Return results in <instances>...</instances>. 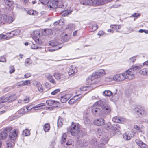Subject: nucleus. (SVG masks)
<instances>
[{
	"label": "nucleus",
	"mask_w": 148,
	"mask_h": 148,
	"mask_svg": "<svg viewBox=\"0 0 148 148\" xmlns=\"http://www.w3.org/2000/svg\"><path fill=\"white\" fill-rule=\"evenodd\" d=\"M106 74L105 70L103 69H100L95 73H93L92 74V79L90 80V85L97 83L99 81L97 79L105 75Z\"/></svg>",
	"instance_id": "obj_1"
},
{
	"label": "nucleus",
	"mask_w": 148,
	"mask_h": 148,
	"mask_svg": "<svg viewBox=\"0 0 148 148\" xmlns=\"http://www.w3.org/2000/svg\"><path fill=\"white\" fill-rule=\"evenodd\" d=\"M80 126L78 123L72 122L71 125L68 129L72 136H77L80 132Z\"/></svg>",
	"instance_id": "obj_2"
},
{
	"label": "nucleus",
	"mask_w": 148,
	"mask_h": 148,
	"mask_svg": "<svg viewBox=\"0 0 148 148\" xmlns=\"http://www.w3.org/2000/svg\"><path fill=\"white\" fill-rule=\"evenodd\" d=\"M63 0H51L48 1L47 6L50 8L55 9L58 7H61V5H62Z\"/></svg>",
	"instance_id": "obj_3"
},
{
	"label": "nucleus",
	"mask_w": 148,
	"mask_h": 148,
	"mask_svg": "<svg viewBox=\"0 0 148 148\" xmlns=\"http://www.w3.org/2000/svg\"><path fill=\"white\" fill-rule=\"evenodd\" d=\"M134 113L139 117L145 116L147 114V112L145 109L143 107L138 106L134 109Z\"/></svg>",
	"instance_id": "obj_4"
},
{
	"label": "nucleus",
	"mask_w": 148,
	"mask_h": 148,
	"mask_svg": "<svg viewBox=\"0 0 148 148\" xmlns=\"http://www.w3.org/2000/svg\"><path fill=\"white\" fill-rule=\"evenodd\" d=\"M125 76V79H131L134 77V74L131 69H129L126 71L125 73H123Z\"/></svg>",
	"instance_id": "obj_5"
},
{
	"label": "nucleus",
	"mask_w": 148,
	"mask_h": 148,
	"mask_svg": "<svg viewBox=\"0 0 148 148\" xmlns=\"http://www.w3.org/2000/svg\"><path fill=\"white\" fill-rule=\"evenodd\" d=\"M134 136V133L132 131L127 132L124 133L123 135V139L126 141L130 140Z\"/></svg>",
	"instance_id": "obj_6"
},
{
	"label": "nucleus",
	"mask_w": 148,
	"mask_h": 148,
	"mask_svg": "<svg viewBox=\"0 0 148 148\" xmlns=\"http://www.w3.org/2000/svg\"><path fill=\"white\" fill-rule=\"evenodd\" d=\"M124 75L123 73L115 75L113 77V80L118 82L122 81L125 79Z\"/></svg>",
	"instance_id": "obj_7"
},
{
	"label": "nucleus",
	"mask_w": 148,
	"mask_h": 148,
	"mask_svg": "<svg viewBox=\"0 0 148 148\" xmlns=\"http://www.w3.org/2000/svg\"><path fill=\"white\" fill-rule=\"evenodd\" d=\"M77 71V69L74 66L72 65L69 68L68 72L69 75L72 77L74 76Z\"/></svg>",
	"instance_id": "obj_8"
},
{
	"label": "nucleus",
	"mask_w": 148,
	"mask_h": 148,
	"mask_svg": "<svg viewBox=\"0 0 148 148\" xmlns=\"http://www.w3.org/2000/svg\"><path fill=\"white\" fill-rule=\"evenodd\" d=\"M30 106H27L26 107H24L21 108L18 112L16 113V114H23L25 112H28L31 110H29L30 108Z\"/></svg>",
	"instance_id": "obj_9"
},
{
	"label": "nucleus",
	"mask_w": 148,
	"mask_h": 148,
	"mask_svg": "<svg viewBox=\"0 0 148 148\" xmlns=\"http://www.w3.org/2000/svg\"><path fill=\"white\" fill-rule=\"evenodd\" d=\"M53 76L57 80L62 81L64 79L65 77L63 74L56 73H54Z\"/></svg>",
	"instance_id": "obj_10"
},
{
	"label": "nucleus",
	"mask_w": 148,
	"mask_h": 148,
	"mask_svg": "<svg viewBox=\"0 0 148 148\" xmlns=\"http://www.w3.org/2000/svg\"><path fill=\"white\" fill-rule=\"evenodd\" d=\"M3 23H4L5 22L10 23L14 21V19L12 16H8L5 14L3 15Z\"/></svg>",
	"instance_id": "obj_11"
},
{
	"label": "nucleus",
	"mask_w": 148,
	"mask_h": 148,
	"mask_svg": "<svg viewBox=\"0 0 148 148\" xmlns=\"http://www.w3.org/2000/svg\"><path fill=\"white\" fill-rule=\"evenodd\" d=\"M33 84L35 85L37 87L38 90L40 92H42L43 91V88L41 83L39 82L35 81L33 82Z\"/></svg>",
	"instance_id": "obj_12"
},
{
	"label": "nucleus",
	"mask_w": 148,
	"mask_h": 148,
	"mask_svg": "<svg viewBox=\"0 0 148 148\" xmlns=\"http://www.w3.org/2000/svg\"><path fill=\"white\" fill-rule=\"evenodd\" d=\"M126 120V119L124 118H121L119 117L115 116L113 118L112 120L114 122L119 123H123Z\"/></svg>",
	"instance_id": "obj_13"
},
{
	"label": "nucleus",
	"mask_w": 148,
	"mask_h": 148,
	"mask_svg": "<svg viewBox=\"0 0 148 148\" xmlns=\"http://www.w3.org/2000/svg\"><path fill=\"white\" fill-rule=\"evenodd\" d=\"M17 136V132L16 130H14L11 132L9 134L10 138L12 140H14L15 139Z\"/></svg>",
	"instance_id": "obj_14"
},
{
	"label": "nucleus",
	"mask_w": 148,
	"mask_h": 148,
	"mask_svg": "<svg viewBox=\"0 0 148 148\" xmlns=\"http://www.w3.org/2000/svg\"><path fill=\"white\" fill-rule=\"evenodd\" d=\"M103 112L106 114H109L111 112V108L110 106L108 105H106L102 107Z\"/></svg>",
	"instance_id": "obj_15"
},
{
	"label": "nucleus",
	"mask_w": 148,
	"mask_h": 148,
	"mask_svg": "<svg viewBox=\"0 0 148 148\" xmlns=\"http://www.w3.org/2000/svg\"><path fill=\"white\" fill-rule=\"evenodd\" d=\"M93 123L95 125L101 126L104 124L105 120L102 119H99L95 121Z\"/></svg>",
	"instance_id": "obj_16"
},
{
	"label": "nucleus",
	"mask_w": 148,
	"mask_h": 148,
	"mask_svg": "<svg viewBox=\"0 0 148 148\" xmlns=\"http://www.w3.org/2000/svg\"><path fill=\"white\" fill-rule=\"evenodd\" d=\"M136 143L141 148H147V146L145 143L139 139H137L135 141Z\"/></svg>",
	"instance_id": "obj_17"
},
{
	"label": "nucleus",
	"mask_w": 148,
	"mask_h": 148,
	"mask_svg": "<svg viewBox=\"0 0 148 148\" xmlns=\"http://www.w3.org/2000/svg\"><path fill=\"white\" fill-rule=\"evenodd\" d=\"M71 97V95L67 94L62 96L60 98L61 101L63 103H65Z\"/></svg>",
	"instance_id": "obj_18"
},
{
	"label": "nucleus",
	"mask_w": 148,
	"mask_h": 148,
	"mask_svg": "<svg viewBox=\"0 0 148 148\" xmlns=\"http://www.w3.org/2000/svg\"><path fill=\"white\" fill-rule=\"evenodd\" d=\"M101 110L98 108L97 106H94V105L92 106V113L95 115L98 114H100V112H101Z\"/></svg>",
	"instance_id": "obj_19"
},
{
	"label": "nucleus",
	"mask_w": 148,
	"mask_h": 148,
	"mask_svg": "<svg viewBox=\"0 0 148 148\" xmlns=\"http://www.w3.org/2000/svg\"><path fill=\"white\" fill-rule=\"evenodd\" d=\"M46 78L51 83L53 84L56 83V81L53 78L52 76L49 73H47L45 75Z\"/></svg>",
	"instance_id": "obj_20"
},
{
	"label": "nucleus",
	"mask_w": 148,
	"mask_h": 148,
	"mask_svg": "<svg viewBox=\"0 0 148 148\" xmlns=\"http://www.w3.org/2000/svg\"><path fill=\"white\" fill-rule=\"evenodd\" d=\"M81 4L84 5H93V2L92 0H84L81 1Z\"/></svg>",
	"instance_id": "obj_21"
},
{
	"label": "nucleus",
	"mask_w": 148,
	"mask_h": 148,
	"mask_svg": "<svg viewBox=\"0 0 148 148\" xmlns=\"http://www.w3.org/2000/svg\"><path fill=\"white\" fill-rule=\"evenodd\" d=\"M93 5H99L106 3V1L105 0H95L93 1Z\"/></svg>",
	"instance_id": "obj_22"
},
{
	"label": "nucleus",
	"mask_w": 148,
	"mask_h": 148,
	"mask_svg": "<svg viewBox=\"0 0 148 148\" xmlns=\"http://www.w3.org/2000/svg\"><path fill=\"white\" fill-rule=\"evenodd\" d=\"M142 67L141 65L134 66H132L131 68L130 69L132 70L134 74L136 73Z\"/></svg>",
	"instance_id": "obj_23"
},
{
	"label": "nucleus",
	"mask_w": 148,
	"mask_h": 148,
	"mask_svg": "<svg viewBox=\"0 0 148 148\" xmlns=\"http://www.w3.org/2000/svg\"><path fill=\"white\" fill-rule=\"evenodd\" d=\"M45 104L44 103H41L38 105H37L31 108L29 110H37L41 109L43 108V107L45 106Z\"/></svg>",
	"instance_id": "obj_24"
},
{
	"label": "nucleus",
	"mask_w": 148,
	"mask_h": 148,
	"mask_svg": "<svg viewBox=\"0 0 148 148\" xmlns=\"http://www.w3.org/2000/svg\"><path fill=\"white\" fill-rule=\"evenodd\" d=\"M105 100L104 99H102L99 101H97L94 104V106H101L102 107L105 105Z\"/></svg>",
	"instance_id": "obj_25"
},
{
	"label": "nucleus",
	"mask_w": 148,
	"mask_h": 148,
	"mask_svg": "<svg viewBox=\"0 0 148 148\" xmlns=\"http://www.w3.org/2000/svg\"><path fill=\"white\" fill-rule=\"evenodd\" d=\"M6 99H7L6 101H8L9 102H11L15 100L16 99V97L15 95H12L8 97H6Z\"/></svg>",
	"instance_id": "obj_26"
},
{
	"label": "nucleus",
	"mask_w": 148,
	"mask_h": 148,
	"mask_svg": "<svg viewBox=\"0 0 148 148\" xmlns=\"http://www.w3.org/2000/svg\"><path fill=\"white\" fill-rule=\"evenodd\" d=\"M79 99V98H76V97H74L70 100L69 101V103L70 104H73L75 103Z\"/></svg>",
	"instance_id": "obj_27"
},
{
	"label": "nucleus",
	"mask_w": 148,
	"mask_h": 148,
	"mask_svg": "<svg viewBox=\"0 0 148 148\" xmlns=\"http://www.w3.org/2000/svg\"><path fill=\"white\" fill-rule=\"evenodd\" d=\"M111 129L112 130H113L115 132H119L120 130V127L119 125H117L113 126H112Z\"/></svg>",
	"instance_id": "obj_28"
},
{
	"label": "nucleus",
	"mask_w": 148,
	"mask_h": 148,
	"mask_svg": "<svg viewBox=\"0 0 148 148\" xmlns=\"http://www.w3.org/2000/svg\"><path fill=\"white\" fill-rule=\"evenodd\" d=\"M8 136L7 133L5 132H2L0 133V139H3L5 138Z\"/></svg>",
	"instance_id": "obj_29"
},
{
	"label": "nucleus",
	"mask_w": 148,
	"mask_h": 148,
	"mask_svg": "<svg viewBox=\"0 0 148 148\" xmlns=\"http://www.w3.org/2000/svg\"><path fill=\"white\" fill-rule=\"evenodd\" d=\"M91 87L90 86H83L80 88L82 91H88V92L90 90Z\"/></svg>",
	"instance_id": "obj_30"
},
{
	"label": "nucleus",
	"mask_w": 148,
	"mask_h": 148,
	"mask_svg": "<svg viewBox=\"0 0 148 148\" xmlns=\"http://www.w3.org/2000/svg\"><path fill=\"white\" fill-rule=\"evenodd\" d=\"M5 5L9 7L12 6L13 3L12 0H4Z\"/></svg>",
	"instance_id": "obj_31"
},
{
	"label": "nucleus",
	"mask_w": 148,
	"mask_h": 148,
	"mask_svg": "<svg viewBox=\"0 0 148 148\" xmlns=\"http://www.w3.org/2000/svg\"><path fill=\"white\" fill-rule=\"evenodd\" d=\"M27 13L29 15H37V12L33 10H29L27 11Z\"/></svg>",
	"instance_id": "obj_32"
},
{
	"label": "nucleus",
	"mask_w": 148,
	"mask_h": 148,
	"mask_svg": "<svg viewBox=\"0 0 148 148\" xmlns=\"http://www.w3.org/2000/svg\"><path fill=\"white\" fill-rule=\"evenodd\" d=\"M66 137L67 135L66 133H63L62 136V138L60 141L61 144H63L65 142Z\"/></svg>",
	"instance_id": "obj_33"
},
{
	"label": "nucleus",
	"mask_w": 148,
	"mask_h": 148,
	"mask_svg": "<svg viewBox=\"0 0 148 148\" xmlns=\"http://www.w3.org/2000/svg\"><path fill=\"white\" fill-rule=\"evenodd\" d=\"M89 28L92 31L96 30L97 28L98 27L96 23H94L89 26Z\"/></svg>",
	"instance_id": "obj_34"
},
{
	"label": "nucleus",
	"mask_w": 148,
	"mask_h": 148,
	"mask_svg": "<svg viewBox=\"0 0 148 148\" xmlns=\"http://www.w3.org/2000/svg\"><path fill=\"white\" fill-rule=\"evenodd\" d=\"M110 27L114 30L116 31V32H117L118 30L121 29V26L119 25H113L110 26Z\"/></svg>",
	"instance_id": "obj_35"
},
{
	"label": "nucleus",
	"mask_w": 148,
	"mask_h": 148,
	"mask_svg": "<svg viewBox=\"0 0 148 148\" xmlns=\"http://www.w3.org/2000/svg\"><path fill=\"white\" fill-rule=\"evenodd\" d=\"M50 125L49 124L46 123L43 126V129L45 132L48 131L50 129Z\"/></svg>",
	"instance_id": "obj_36"
},
{
	"label": "nucleus",
	"mask_w": 148,
	"mask_h": 148,
	"mask_svg": "<svg viewBox=\"0 0 148 148\" xmlns=\"http://www.w3.org/2000/svg\"><path fill=\"white\" fill-rule=\"evenodd\" d=\"M112 94V92L109 90H106L103 92V95L105 96H110Z\"/></svg>",
	"instance_id": "obj_37"
},
{
	"label": "nucleus",
	"mask_w": 148,
	"mask_h": 148,
	"mask_svg": "<svg viewBox=\"0 0 148 148\" xmlns=\"http://www.w3.org/2000/svg\"><path fill=\"white\" fill-rule=\"evenodd\" d=\"M63 120L62 118H59L57 121V125L58 127H61L62 126L63 124Z\"/></svg>",
	"instance_id": "obj_38"
},
{
	"label": "nucleus",
	"mask_w": 148,
	"mask_h": 148,
	"mask_svg": "<svg viewBox=\"0 0 148 148\" xmlns=\"http://www.w3.org/2000/svg\"><path fill=\"white\" fill-rule=\"evenodd\" d=\"M46 103L49 106H54V104L55 103V102L53 100H49L47 101Z\"/></svg>",
	"instance_id": "obj_39"
},
{
	"label": "nucleus",
	"mask_w": 148,
	"mask_h": 148,
	"mask_svg": "<svg viewBox=\"0 0 148 148\" xmlns=\"http://www.w3.org/2000/svg\"><path fill=\"white\" fill-rule=\"evenodd\" d=\"M30 134V132L28 129L23 130L22 133V134L24 136H28Z\"/></svg>",
	"instance_id": "obj_40"
},
{
	"label": "nucleus",
	"mask_w": 148,
	"mask_h": 148,
	"mask_svg": "<svg viewBox=\"0 0 148 148\" xmlns=\"http://www.w3.org/2000/svg\"><path fill=\"white\" fill-rule=\"evenodd\" d=\"M20 32V31L19 29H16L11 32L10 34H12V36H16Z\"/></svg>",
	"instance_id": "obj_41"
},
{
	"label": "nucleus",
	"mask_w": 148,
	"mask_h": 148,
	"mask_svg": "<svg viewBox=\"0 0 148 148\" xmlns=\"http://www.w3.org/2000/svg\"><path fill=\"white\" fill-rule=\"evenodd\" d=\"M49 44L52 47H53L54 46H57L58 45L59 43L58 42L55 40H53L51 41L49 43Z\"/></svg>",
	"instance_id": "obj_42"
},
{
	"label": "nucleus",
	"mask_w": 148,
	"mask_h": 148,
	"mask_svg": "<svg viewBox=\"0 0 148 148\" xmlns=\"http://www.w3.org/2000/svg\"><path fill=\"white\" fill-rule=\"evenodd\" d=\"M32 63V60L29 58H27L25 60V64L26 66H27L30 64Z\"/></svg>",
	"instance_id": "obj_43"
},
{
	"label": "nucleus",
	"mask_w": 148,
	"mask_h": 148,
	"mask_svg": "<svg viewBox=\"0 0 148 148\" xmlns=\"http://www.w3.org/2000/svg\"><path fill=\"white\" fill-rule=\"evenodd\" d=\"M33 38L36 43L39 45H41L42 44V41L38 38L36 37H33Z\"/></svg>",
	"instance_id": "obj_44"
},
{
	"label": "nucleus",
	"mask_w": 148,
	"mask_h": 148,
	"mask_svg": "<svg viewBox=\"0 0 148 148\" xmlns=\"http://www.w3.org/2000/svg\"><path fill=\"white\" fill-rule=\"evenodd\" d=\"M139 73L142 75H147V68L143 69L139 71Z\"/></svg>",
	"instance_id": "obj_45"
},
{
	"label": "nucleus",
	"mask_w": 148,
	"mask_h": 148,
	"mask_svg": "<svg viewBox=\"0 0 148 148\" xmlns=\"http://www.w3.org/2000/svg\"><path fill=\"white\" fill-rule=\"evenodd\" d=\"M14 145V143L13 141H11V142H9L7 143V148H13Z\"/></svg>",
	"instance_id": "obj_46"
},
{
	"label": "nucleus",
	"mask_w": 148,
	"mask_h": 148,
	"mask_svg": "<svg viewBox=\"0 0 148 148\" xmlns=\"http://www.w3.org/2000/svg\"><path fill=\"white\" fill-rule=\"evenodd\" d=\"M105 129L107 130H109L111 129L112 127V126L111 125L110 123H108L106 125V126H105Z\"/></svg>",
	"instance_id": "obj_47"
},
{
	"label": "nucleus",
	"mask_w": 148,
	"mask_h": 148,
	"mask_svg": "<svg viewBox=\"0 0 148 148\" xmlns=\"http://www.w3.org/2000/svg\"><path fill=\"white\" fill-rule=\"evenodd\" d=\"M61 40L63 42H66L68 40V38L67 37V34H65L64 36H62L61 39Z\"/></svg>",
	"instance_id": "obj_48"
},
{
	"label": "nucleus",
	"mask_w": 148,
	"mask_h": 148,
	"mask_svg": "<svg viewBox=\"0 0 148 148\" xmlns=\"http://www.w3.org/2000/svg\"><path fill=\"white\" fill-rule=\"evenodd\" d=\"M7 99L5 96H2L0 97V104L3 103L6 101Z\"/></svg>",
	"instance_id": "obj_49"
},
{
	"label": "nucleus",
	"mask_w": 148,
	"mask_h": 148,
	"mask_svg": "<svg viewBox=\"0 0 148 148\" xmlns=\"http://www.w3.org/2000/svg\"><path fill=\"white\" fill-rule=\"evenodd\" d=\"M113 78L110 77H106L104 79V81L106 82H109L113 81Z\"/></svg>",
	"instance_id": "obj_50"
},
{
	"label": "nucleus",
	"mask_w": 148,
	"mask_h": 148,
	"mask_svg": "<svg viewBox=\"0 0 148 148\" xmlns=\"http://www.w3.org/2000/svg\"><path fill=\"white\" fill-rule=\"evenodd\" d=\"M44 32L46 33V35H49L51 33L52 30L49 29H46L44 30Z\"/></svg>",
	"instance_id": "obj_51"
},
{
	"label": "nucleus",
	"mask_w": 148,
	"mask_h": 148,
	"mask_svg": "<svg viewBox=\"0 0 148 148\" xmlns=\"http://www.w3.org/2000/svg\"><path fill=\"white\" fill-rule=\"evenodd\" d=\"M60 90L59 89H57L51 92V94L52 95H55L58 92H60Z\"/></svg>",
	"instance_id": "obj_52"
},
{
	"label": "nucleus",
	"mask_w": 148,
	"mask_h": 148,
	"mask_svg": "<svg viewBox=\"0 0 148 148\" xmlns=\"http://www.w3.org/2000/svg\"><path fill=\"white\" fill-rule=\"evenodd\" d=\"M22 82H23L24 86L25 85H30L31 84V82L30 80H27L25 81H22Z\"/></svg>",
	"instance_id": "obj_53"
},
{
	"label": "nucleus",
	"mask_w": 148,
	"mask_h": 148,
	"mask_svg": "<svg viewBox=\"0 0 148 148\" xmlns=\"http://www.w3.org/2000/svg\"><path fill=\"white\" fill-rule=\"evenodd\" d=\"M140 16V14L139 13H135L132 14L131 16L130 17H134L137 18L138 17H139Z\"/></svg>",
	"instance_id": "obj_54"
},
{
	"label": "nucleus",
	"mask_w": 148,
	"mask_h": 148,
	"mask_svg": "<svg viewBox=\"0 0 148 148\" xmlns=\"http://www.w3.org/2000/svg\"><path fill=\"white\" fill-rule=\"evenodd\" d=\"M8 37L4 34H0V40H1L7 39Z\"/></svg>",
	"instance_id": "obj_55"
},
{
	"label": "nucleus",
	"mask_w": 148,
	"mask_h": 148,
	"mask_svg": "<svg viewBox=\"0 0 148 148\" xmlns=\"http://www.w3.org/2000/svg\"><path fill=\"white\" fill-rule=\"evenodd\" d=\"M71 12V11H70V10H69L65 11L64 12V13H63V16H66L69 14Z\"/></svg>",
	"instance_id": "obj_56"
},
{
	"label": "nucleus",
	"mask_w": 148,
	"mask_h": 148,
	"mask_svg": "<svg viewBox=\"0 0 148 148\" xmlns=\"http://www.w3.org/2000/svg\"><path fill=\"white\" fill-rule=\"evenodd\" d=\"M84 120V123L86 124H87L90 123V120L87 117H85Z\"/></svg>",
	"instance_id": "obj_57"
},
{
	"label": "nucleus",
	"mask_w": 148,
	"mask_h": 148,
	"mask_svg": "<svg viewBox=\"0 0 148 148\" xmlns=\"http://www.w3.org/2000/svg\"><path fill=\"white\" fill-rule=\"evenodd\" d=\"M79 143L80 146H85L87 144L88 142L86 141H85V142L83 141V143H82V141H80L79 142Z\"/></svg>",
	"instance_id": "obj_58"
},
{
	"label": "nucleus",
	"mask_w": 148,
	"mask_h": 148,
	"mask_svg": "<svg viewBox=\"0 0 148 148\" xmlns=\"http://www.w3.org/2000/svg\"><path fill=\"white\" fill-rule=\"evenodd\" d=\"M39 1L41 4L45 5L47 4L48 2L47 0H39Z\"/></svg>",
	"instance_id": "obj_59"
},
{
	"label": "nucleus",
	"mask_w": 148,
	"mask_h": 148,
	"mask_svg": "<svg viewBox=\"0 0 148 148\" xmlns=\"http://www.w3.org/2000/svg\"><path fill=\"white\" fill-rule=\"evenodd\" d=\"M6 61V59L3 56L0 57V62H5Z\"/></svg>",
	"instance_id": "obj_60"
},
{
	"label": "nucleus",
	"mask_w": 148,
	"mask_h": 148,
	"mask_svg": "<svg viewBox=\"0 0 148 148\" xmlns=\"http://www.w3.org/2000/svg\"><path fill=\"white\" fill-rule=\"evenodd\" d=\"M17 85V87L18 88H19L24 86L23 82H22L18 83Z\"/></svg>",
	"instance_id": "obj_61"
},
{
	"label": "nucleus",
	"mask_w": 148,
	"mask_h": 148,
	"mask_svg": "<svg viewBox=\"0 0 148 148\" xmlns=\"http://www.w3.org/2000/svg\"><path fill=\"white\" fill-rule=\"evenodd\" d=\"M73 143V142L72 141V140H69L67 141L66 143V145H72Z\"/></svg>",
	"instance_id": "obj_62"
},
{
	"label": "nucleus",
	"mask_w": 148,
	"mask_h": 148,
	"mask_svg": "<svg viewBox=\"0 0 148 148\" xmlns=\"http://www.w3.org/2000/svg\"><path fill=\"white\" fill-rule=\"evenodd\" d=\"M31 74L30 73H27L25 74L24 76V77L25 78H27L31 76Z\"/></svg>",
	"instance_id": "obj_63"
},
{
	"label": "nucleus",
	"mask_w": 148,
	"mask_h": 148,
	"mask_svg": "<svg viewBox=\"0 0 148 148\" xmlns=\"http://www.w3.org/2000/svg\"><path fill=\"white\" fill-rule=\"evenodd\" d=\"M104 145L105 144L104 143H101L98 145V147L99 148H104Z\"/></svg>",
	"instance_id": "obj_64"
}]
</instances>
